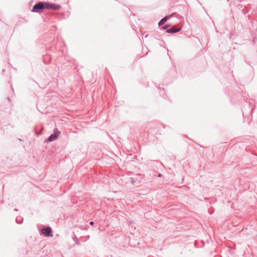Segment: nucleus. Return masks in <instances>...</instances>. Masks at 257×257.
<instances>
[{
  "instance_id": "7ed1b4c3",
  "label": "nucleus",
  "mask_w": 257,
  "mask_h": 257,
  "mask_svg": "<svg viewBox=\"0 0 257 257\" xmlns=\"http://www.w3.org/2000/svg\"><path fill=\"white\" fill-rule=\"evenodd\" d=\"M52 230L49 227L46 228H43L41 229V232L46 236H52L53 235L51 234Z\"/></svg>"
},
{
  "instance_id": "6e6552de",
  "label": "nucleus",
  "mask_w": 257,
  "mask_h": 257,
  "mask_svg": "<svg viewBox=\"0 0 257 257\" xmlns=\"http://www.w3.org/2000/svg\"><path fill=\"white\" fill-rule=\"evenodd\" d=\"M161 175L160 174L159 175V177H161Z\"/></svg>"
},
{
  "instance_id": "423d86ee",
  "label": "nucleus",
  "mask_w": 257,
  "mask_h": 257,
  "mask_svg": "<svg viewBox=\"0 0 257 257\" xmlns=\"http://www.w3.org/2000/svg\"><path fill=\"white\" fill-rule=\"evenodd\" d=\"M169 27V26H165L164 27V29H166L167 28Z\"/></svg>"
},
{
  "instance_id": "f257e3e1",
  "label": "nucleus",
  "mask_w": 257,
  "mask_h": 257,
  "mask_svg": "<svg viewBox=\"0 0 257 257\" xmlns=\"http://www.w3.org/2000/svg\"><path fill=\"white\" fill-rule=\"evenodd\" d=\"M61 6L47 2H40L35 5L33 8V12L40 13L43 9H52L57 10L60 9Z\"/></svg>"
},
{
  "instance_id": "20e7f679",
  "label": "nucleus",
  "mask_w": 257,
  "mask_h": 257,
  "mask_svg": "<svg viewBox=\"0 0 257 257\" xmlns=\"http://www.w3.org/2000/svg\"><path fill=\"white\" fill-rule=\"evenodd\" d=\"M181 28H175V27H172L170 29H169L167 31V33H176L180 31Z\"/></svg>"
},
{
  "instance_id": "39448f33",
  "label": "nucleus",
  "mask_w": 257,
  "mask_h": 257,
  "mask_svg": "<svg viewBox=\"0 0 257 257\" xmlns=\"http://www.w3.org/2000/svg\"><path fill=\"white\" fill-rule=\"evenodd\" d=\"M168 17H166L164 18H163V19H162L160 21V22L159 23V26L163 25L166 22V21L168 19Z\"/></svg>"
},
{
  "instance_id": "0eeeda50",
  "label": "nucleus",
  "mask_w": 257,
  "mask_h": 257,
  "mask_svg": "<svg viewBox=\"0 0 257 257\" xmlns=\"http://www.w3.org/2000/svg\"><path fill=\"white\" fill-rule=\"evenodd\" d=\"M93 223H93V222H92V221L90 222V224L91 225H92L93 224Z\"/></svg>"
},
{
  "instance_id": "f03ea898",
  "label": "nucleus",
  "mask_w": 257,
  "mask_h": 257,
  "mask_svg": "<svg viewBox=\"0 0 257 257\" xmlns=\"http://www.w3.org/2000/svg\"><path fill=\"white\" fill-rule=\"evenodd\" d=\"M59 134H60V132L58 131V129H55L54 130V134H52L49 137V138H48V141L49 142H52V141H54L58 138Z\"/></svg>"
}]
</instances>
